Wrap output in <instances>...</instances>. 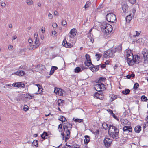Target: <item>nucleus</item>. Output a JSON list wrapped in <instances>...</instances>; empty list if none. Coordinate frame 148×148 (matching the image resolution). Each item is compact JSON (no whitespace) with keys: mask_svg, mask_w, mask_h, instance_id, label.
Listing matches in <instances>:
<instances>
[{"mask_svg":"<svg viewBox=\"0 0 148 148\" xmlns=\"http://www.w3.org/2000/svg\"><path fill=\"white\" fill-rule=\"evenodd\" d=\"M121 122L122 123H123L124 124H126L127 123H128V121L127 120H123L121 121Z\"/></svg>","mask_w":148,"mask_h":148,"instance_id":"obj_50","label":"nucleus"},{"mask_svg":"<svg viewBox=\"0 0 148 148\" xmlns=\"http://www.w3.org/2000/svg\"><path fill=\"white\" fill-rule=\"evenodd\" d=\"M111 97L112 99V100L113 101L116 99V95H112V96Z\"/></svg>","mask_w":148,"mask_h":148,"instance_id":"obj_48","label":"nucleus"},{"mask_svg":"<svg viewBox=\"0 0 148 148\" xmlns=\"http://www.w3.org/2000/svg\"><path fill=\"white\" fill-rule=\"evenodd\" d=\"M73 38V37H72L70 35L69 36H67V40L69 41H71V39Z\"/></svg>","mask_w":148,"mask_h":148,"instance_id":"obj_43","label":"nucleus"},{"mask_svg":"<svg viewBox=\"0 0 148 148\" xmlns=\"http://www.w3.org/2000/svg\"><path fill=\"white\" fill-rule=\"evenodd\" d=\"M21 97H23V98H21V100L24 102L26 101V99L27 98L32 99V96L28 94L24 95L23 96H21Z\"/></svg>","mask_w":148,"mask_h":148,"instance_id":"obj_15","label":"nucleus"},{"mask_svg":"<svg viewBox=\"0 0 148 148\" xmlns=\"http://www.w3.org/2000/svg\"><path fill=\"white\" fill-rule=\"evenodd\" d=\"M133 60L134 62V63H135L136 64H138L141 61V59L139 56L136 55L135 56Z\"/></svg>","mask_w":148,"mask_h":148,"instance_id":"obj_18","label":"nucleus"},{"mask_svg":"<svg viewBox=\"0 0 148 148\" xmlns=\"http://www.w3.org/2000/svg\"><path fill=\"white\" fill-rule=\"evenodd\" d=\"M115 52V50L109 49L106 51L104 53L103 56L104 58H112L114 56V53Z\"/></svg>","mask_w":148,"mask_h":148,"instance_id":"obj_6","label":"nucleus"},{"mask_svg":"<svg viewBox=\"0 0 148 148\" xmlns=\"http://www.w3.org/2000/svg\"><path fill=\"white\" fill-rule=\"evenodd\" d=\"M81 71V68L79 67H77L75 69V72L78 73Z\"/></svg>","mask_w":148,"mask_h":148,"instance_id":"obj_39","label":"nucleus"},{"mask_svg":"<svg viewBox=\"0 0 148 148\" xmlns=\"http://www.w3.org/2000/svg\"><path fill=\"white\" fill-rule=\"evenodd\" d=\"M13 49V47L12 45H10L8 47V49L9 50L11 51Z\"/></svg>","mask_w":148,"mask_h":148,"instance_id":"obj_47","label":"nucleus"},{"mask_svg":"<svg viewBox=\"0 0 148 148\" xmlns=\"http://www.w3.org/2000/svg\"><path fill=\"white\" fill-rule=\"evenodd\" d=\"M47 132H44L41 135L42 138L44 139L47 138Z\"/></svg>","mask_w":148,"mask_h":148,"instance_id":"obj_28","label":"nucleus"},{"mask_svg":"<svg viewBox=\"0 0 148 148\" xmlns=\"http://www.w3.org/2000/svg\"><path fill=\"white\" fill-rule=\"evenodd\" d=\"M109 61L108 60H106L105 63V64H108L109 63Z\"/></svg>","mask_w":148,"mask_h":148,"instance_id":"obj_63","label":"nucleus"},{"mask_svg":"<svg viewBox=\"0 0 148 148\" xmlns=\"http://www.w3.org/2000/svg\"><path fill=\"white\" fill-rule=\"evenodd\" d=\"M102 126L105 130H107L108 128V124L106 123H104L102 124Z\"/></svg>","mask_w":148,"mask_h":148,"instance_id":"obj_34","label":"nucleus"},{"mask_svg":"<svg viewBox=\"0 0 148 148\" xmlns=\"http://www.w3.org/2000/svg\"><path fill=\"white\" fill-rule=\"evenodd\" d=\"M123 130L124 132L127 133H129L132 131V128L131 126H125L123 127Z\"/></svg>","mask_w":148,"mask_h":148,"instance_id":"obj_17","label":"nucleus"},{"mask_svg":"<svg viewBox=\"0 0 148 148\" xmlns=\"http://www.w3.org/2000/svg\"><path fill=\"white\" fill-rule=\"evenodd\" d=\"M73 119L75 121L79 123L82 122L83 121V119H75L74 118Z\"/></svg>","mask_w":148,"mask_h":148,"instance_id":"obj_37","label":"nucleus"},{"mask_svg":"<svg viewBox=\"0 0 148 148\" xmlns=\"http://www.w3.org/2000/svg\"><path fill=\"white\" fill-rule=\"evenodd\" d=\"M64 92V90L58 88H56L54 91V92L56 93V94L60 96H62L63 92Z\"/></svg>","mask_w":148,"mask_h":148,"instance_id":"obj_12","label":"nucleus"},{"mask_svg":"<svg viewBox=\"0 0 148 148\" xmlns=\"http://www.w3.org/2000/svg\"><path fill=\"white\" fill-rule=\"evenodd\" d=\"M52 36H53V37H54L55 36H56V31H53L52 32Z\"/></svg>","mask_w":148,"mask_h":148,"instance_id":"obj_51","label":"nucleus"},{"mask_svg":"<svg viewBox=\"0 0 148 148\" xmlns=\"http://www.w3.org/2000/svg\"><path fill=\"white\" fill-rule=\"evenodd\" d=\"M52 26L53 27H56L57 26V25L56 23H54L53 25Z\"/></svg>","mask_w":148,"mask_h":148,"instance_id":"obj_56","label":"nucleus"},{"mask_svg":"<svg viewBox=\"0 0 148 148\" xmlns=\"http://www.w3.org/2000/svg\"><path fill=\"white\" fill-rule=\"evenodd\" d=\"M103 92H102L101 94L98 97H97V99H100L102 100L103 99Z\"/></svg>","mask_w":148,"mask_h":148,"instance_id":"obj_42","label":"nucleus"},{"mask_svg":"<svg viewBox=\"0 0 148 148\" xmlns=\"http://www.w3.org/2000/svg\"><path fill=\"white\" fill-rule=\"evenodd\" d=\"M38 47L36 45H32V44H29L27 46V48L30 50H33Z\"/></svg>","mask_w":148,"mask_h":148,"instance_id":"obj_19","label":"nucleus"},{"mask_svg":"<svg viewBox=\"0 0 148 148\" xmlns=\"http://www.w3.org/2000/svg\"><path fill=\"white\" fill-rule=\"evenodd\" d=\"M130 92V90L129 89H125V90L122 91V93L123 94L127 95L129 94Z\"/></svg>","mask_w":148,"mask_h":148,"instance_id":"obj_31","label":"nucleus"},{"mask_svg":"<svg viewBox=\"0 0 148 148\" xmlns=\"http://www.w3.org/2000/svg\"><path fill=\"white\" fill-rule=\"evenodd\" d=\"M26 2L28 5H31L33 3V2L32 0H26Z\"/></svg>","mask_w":148,"mask_h":148,"instance_id":"obj_35","label":"nucleus"},{"mask_svg":"<svg viewBox=\"0 0 148 148\" xmlns=\"http://www.w3.org/2000/svg\"><path fill=\"white\" fill-rule=\"evenodd\" d=\"M27 107H28V106L27 105H25L24 106V110L25 111H27L28 110Z\"/></svg>","mask_w":148,"mask_h":148,"instance_id":"obj_58","label":"nucleus"},{"mask_svg":"<svg viewBox=\"0 0 148 148\" xmlns=\"http://www.w3.org/2000/svg\"><path fill=\"white\" fill-rule=\"evenodd\" d=\"M135 76L134 74H132L131 75H128L126 76V77L128 79H130L131 77H134Z\"/></svg>","mask_w":148,"mask_h":148,"instance_id":"obj_38","label":"nucleus"},{"mask_svg":"<svg viewBox=\"0 0 148 148\" xmlns=\"http://www.w3.org/2000/svg\"><path fill=\"white\" fill-rule=\"evenodd\" d=\"M91 5V3L89 1H87L86 2V3L84 6V8L85 9H87Z\"/></svg>","mask_w":148,"mask_h":148,"instance_id":"obj_29","label":"nucleus"},{"mask_svg":"<svg viewBox=\"0 0 148 148\" xmlns=\"http://www.w3.org/2000/svg\"><path fill=\"white\" fill-rule=\"evenodd\" d=\"M58 13L57 11H55L54 12V15L56 16L58 15Z\"/></svg>","mask_w":148,"mask_h":148,"instance_id":"obj_57","label":"nucleus"},{"mask_svg":"<svg viewBox=\"0 0 148 148\" xmlns=\"http://www.w3.org/2000/svg\"><path fill=\"white\" fill-rule=\"evenodd\" d=\"M77 31L75 29L73 28L70 32V35L72 37H74L76 35Z\"/></svg>","mask_w":148,"mask_h":148,"instance_id":"obj_21","label":"nucleus"},{"mask_svg":"<svg viewBox=\"0 0 148 148\" xmlns=\"http://www.w3.org/2000/svg\"><path fill=\"white\" fill-rule=\"evenodd\" d=\"M139 85L138 83H135L134 86V88L135 89H136L139 87Z\"/></svg>","mask_w":148,"mask_h":148,"instance_id":"obj_41","label":"nucleus"},{"mask_svg":"<svg viewBox=\"0 0 148 148\" xmlns=\"http://www.w3.org/2000/svg\"><path fill=\"white\" fill-rule=\"evenodd\" d=\"M58 69V67L56 66H52V68L50 70L49 75H51L54 72V71Z\"/></svg>","mask_w":148,"mask_h":148,"instance_id":"obj_27","label":"nucleus"},{"mask_svg":"<svg viewBox=\"0 0 148 148\" xmlns=\"http://www.w3.org/2000/svg\"><path fill=\"white\" fill-rule=\"evenodd\" d=\"M107 111L111 115L113 113V111L110 109H108L107 110Z\"/></svg>","mask_w":148,"mask_h":148,"instance_id":"obj_52","label":"nucleus"},{"mask_svg":"<svg viewBox=\"0 0 148 148\" xmlns=\"http://www.w3.org/2000/svg\"><path fill=\"white\" fill-rule=\"evenodd\" d=\"M106 18L108 21L112 23H114L116 20V15L112 13L108 14L106 16Z\"/></svg>","mask_w":148,"mask_h":148,"instance_id":"obj_4","label":"nucleus"},{"mask_svg":"<svg viewBox=\"0 0 148 148\" xmlns=\"http://www.w3.org/2000/svg\"><path fill=\"white\" fill-rule=\"evenodd\" d=\"M119 129L113 125H110L109 128L108 133L109 135L114 139L118 138Z\"/></svg>","mask_w":148,"mask_h":148,"instance_id":"obj_2","label":"nucleus"},{"mask_svg":"<svg viewBox=\"0 0 148 148\" xmlns=\"http://www.w3.org/2000/svg\"><path fill=\"white\" fill-rule=\"evenodd\" d=\"M62 24L64 26H66L67 25L66 21H63L62 22Z\"/></svg>","mask_w":148,"mask_h":148,"instance_id":"obj_45","label":"nucleus"},{"mask_svg":"<svg viewBox=\"0 0 148 148\" xmlns=\"http://www.w3.org/2000/svg\"><path fill=\"white\" fill-rule=\"evenodd\" d=\"M142 53L144 59L145 63H147L148 62V50L146 49H144L142 52Z\"/></svg>","mask_w":148,"mask_h":148,"instance_id":"obj_8","label":"nucleus"},{"mask_svg":"<svg viewBox=\"0 0 148 148\" xmlns=\"http://www.w3.org/2000/svg\"><path fill=\"white\" fill-rule=\"evenodd\" d=\"M113 49V50H115V52L116 51L118 52H120L122 50L121 45H119L116 48H115L114 49Z\"/></svg>","mask_w":148,"mask_h":148,"instance_id":"obj_24","label":"nucleus"},{"mask_svg":"<svg viewBox=\"0 0 148 148\" xmlns=\"http://www.w3.org/2000/svg\"><path fill=\"white\" fill-rule=\"evenodd\" d=\"M63 129L65 133L66 134V136L65 137L64 134L63 132L61 133L62 139L64 140L65 138V141H66L69 138L70 134V130L72 127V125L68 123H64L63 126Z\"/></svg>","mask_w":148,"mask_h":148,"instance_id":"obj_1","label":"nucleus"},{"mask_svg":"<svg viewBox=\"0 0 148 148\" xmlns=\"http://www.w3.org/2000/svg\"><path fill=\"white\" fill-rule=\"evenodd\" d=\"M85 57L86 59V60L84 62L85 65L86 66H89L90 64H91L92 66L90 56L88 54H86L85 55Z\"/></svg>","mask_w":148,"mask_h":148,"instance_id":"obj_10","label":"nucleus"},{"mask_svg":"<svg viewBox=\"0 0 148 148\" xmlns=\"http://www.w3.org/2000/svg\"><path fill=\"white\" fill-rule=\"evenodd\" d=\"M38 141L36 140H34L33 142V145L36 146L37 145H38Z\"/></svg>","mask_w":148,"mask_h":148,"instance_id":"obj_44","label":"nucleus"},{"mask_svg":"<svg viewBox=\"0 0 148 148\" xmlns=\"http://www.w3.org/2000/svg\"><path fill=\"white\" fill-rule=\"evenodd\" d=\"M92 66L91 64H90V65H89V66H87L90 69V70L92 72H96L99 70V65L94 66V65L92 64Z\"/></svg>","mask_w":148,"mask_h":148,"instance_id":"obj_11","label":"nucleus"},{"mask_svg":"<svg viewBox=\"0 0 148 148\" xmlns=\"http://www.w3.org/2000/svg\"><path fill=\"white\" fill-rule=\"evenodd\" d=\"M14 74L21 76L24 75L25 73L23 71H18L14 73Z\"/></svg>","mask_w":148,"mask_h":148,"instance_id":"obj_22","label":"nucleus"},{"mask_svg":"<svg viewBox=\"0 0 148 148\" xmlns=\"http://www.w3.org/2000/svg\"><path fill=\"white\" fill-rule=\"evenodd\" d=\"M94 88L96 91H102V90L105 89V85L103 83H98L96 84L94 87Z\"/></svg>","mask_w":148,"mask_h":148,"instance_id":"obj_7","label":"nucleus"},{"mask_svg":"<svg viewBox=\"0 0 148 148\" xmlns=\"http://www.w3.org/2000/svg\"><path fill=\"white\" fill-rule=\"evenodd\" d=\"M143 39L142 38H140V39H138L137 41V42H142V40Z\"/></svg>","mask_w":148,"mask_h":148,"instance_id":"obj_60","label":"nucleus"},{"mask_svg":"<svg viewBox=\"0 0 148 148\" xmlns=\"http://www.w3.org/2000/svg\"><path fill=\"white\" fill-rule=\"evenodd\" d=\"M38 37V34H35L34 35V39L35 40V44L36 45H37L38 47L40 45V43L39 41V40Z\"/></svg>","mask_w":148,"mask_h":148,"instance_id":"obj_16","label":"nucleus"},{"mask_svg":"<svg viewBox=\"0 0 148 148\" xmlns=\"http://www.w3.org/2000/svg\"><path fill=\"white\" fill-rule=\"evenodd\" d=\"M58 119L63 122H64L66 120V118L65 117L61 116H60Z\"/></svg>","mask_w":148,"mask_h":148,"instance_id":"obj_30","label":"nucleus"},{"mask_svg":"<svg viewBox=\"0 0 148 148\" xmlns=\"http://www.w3.org/2000/svg\"><path fill=\"white\" fill-rule=\"evenodd\" d=\"M28 42H29V44H32V43L33 42V41L31 38H29V39L28 40Z\"/></svg>","mask_w":148,"mask_h":148,"instance_id":"obj_55","label":"nucleus"},{"mask_svg":"<svg viewBox=\"0 0 148 148\" xmlns=\"http://www.w3.org/2000/svg\"><path fill=\"white\" fill-rule=\"evenodd\" d=\"M1 6L2 7H5L6 4L5 3H2L1 4Z\"/></svg>","mask_w":148,"mask_h":148,"instance_id":"obj_59","label":"nucleus"},{"mask_svg":"<svg viewBox=\"0 0 148 148\" xmlns=\"http://www.w3.org/2000/svg\"><path fill=\"white\" fill-rule=\"evenodd\" d=\"M33 84L34 85H36L37 86V90H38V91H37V92L35 93V94H38L40 93L41 92L40 91H39V90L40 89H42V86H41V85L38 84H35L34 83H33Z\"/></svg>","mask_w":148,"mask_h":148,"instance_id":"obj_23","label":"nucleus"},{"mask_svg":"<svg viewBox=\"0 0 148 148\" xmlns=\"http://www.w3.org/2000/svg\"><path fill=\"white\" fill-rule=\"evenodd\" d=\"M135 32H136V34L134 35L133 36V37H134V38H135L136 37L140 35L141 33V31L138 32L137 31H136Z\"/></svg>","mask_w":148,"mask_h":148,"instance_id":"obj_36","label":"nucleus"},{"mask_svg":"<svg viewBox=\"0 0 148 148\" xmlns=\"http://www.w3.org/2000/svg\"><path fill=\"white\" fill-rule=\"evenodd\" d=\"M129 2L132 4H134L136 2V0H128Z\"/></svg>","mask_w":148,"mask_h":148,"instance_id":"obj_46","label":"nucleus"},{"mask_svg":"<svg viewBox=\"0 0 148 148\" xmlns=\"http://www.w3.org/2000/svg\"><path fill=\"white\" fill-rule=\"evenodd\" d=\"M102 92H103L102 91H99L96 92L94 95L95 97L97 98V97H98L101 94Z\"/></svg>","mask_w":148,"mask_h":148,"instance_id":"obj_32","label":"nucleus"},{"mask_svg":"<svg viewBox=\"0 0 148 148\" xmlns=\"http://www.w3.org/2000/svg\"><path fill=\"white\" fill-rule=\"evenodd\" d=\"M141 127L140 126H137L135 127L134 129L135 132L137 133H139L141 130Z\"/></svg>","mask_w":148,"mask_h":148,"instance_id":"obj_26","label":"nucleus"},{"mask_svg":"<svg viewBox=\"0 0 148 148\" xmlns=\"http://www.w3.org/2000/svg\"><path fill=\"white\" fill-rule=\"evenodd\" d=\"M84 137L85 138L84 140V144H87L90 140L89 137L88 135L85 136Z\"/></svg>","mask_w":148,"mask_h":148,"instance_id":"obj_25","label":"nucleus"},{"mask_svg":"<svg viewBox=\"0 0 148 148\" xmlns=\"http://www.w3.org/2000/svg\"><path fill=\"white\" fill-rule=\"evenodd\" d=\"M62 44L66 48H70L73 46L72 44L67 42L66 38L63 40Z\"/></svg>","mask_w":148,"mask_h":148,"instance_id":"obj_14","label":"nucleus"},{"mask_svg":"<svg viewBox=\"0 0 148 148\" xmlns=\"http://www.w3.org/2000/svg\"><path fill=\"white\" fill-rule=\"evenodd\" d=\"M12 86L14 87H17L18 88H24L25 87L24 84L22 82L13 83L12 84Z\"/></svg>","mask_w":148,"mask_h":148,"instance_id":"obj_13","label":"nucleus"},{"mask_svg":"<svg viewBox=\"0 0 148 148\" xmlns=\"http://www.w3.org/2000/svg\"><path fill=\"white\" fill-rule=\"evenodd\" d=\"M141 99L142 101H146L148 100L147 97L144 95L142 96L141 97Z\"/></svg>","mask_w":148,"mask_h":148,"instance_id":"obj_40","label":"nucleus"},{"mask_svg":"<svg viewBox=\"0 0 148 148\" xmlns=\"http://www.w3.org/2000/svg\"><path fill=\"white\" fill-rule=\"evenodd\" d=\"M111 115L115 119H117V117L115 116V114L114 113L112 114H111Z\"/></svg>","mask_w":148,"mask_h":148,"instance_id":"obj_61","label":"nucleus"},{"mask_svg":"<svg viewBox=\"0 0 148 148\" xmlns=\"http://www.w3.org/2000/svg\"><path fill=\"white\" fill-rule=\"evenodd\" d=\"M130 17L131 16L130 15H128L126 17V21H127V19H128L129 21H130L131 20V18Z\"/></svg>","mask_w":148,"mask_h":148,"instance_id":"obj_53","label":"nucleus"},{"mask_svg":"<svg viewBox=\"0 0 148 148\" xmlns=\"http://www.w3.org/2000/svg\"><path fill=\"white\" fill-rule=\"evenodd\" d=\"M48 16L49 19H52L53 18V15L51 13H49L48 14Z\"/></svg>","mask_w":148,"mask_h":148,"instance_id":"obj_49","label":"nucleus"},{"mask_svg":"<svg viewBox=\"0 0 148 148\" xmlns=\"http://www.w3.org/2000/svg\"><path fill=\"white\" fill-rule=\"evenodd\" d=\"M102 55L100 54L96 53L95 56L96 59L97 61H99L100 58L102 56Z\"/></svg>","mask_w":148,"mask_h":148,"instance_id":"obj_33","label":"nucleus"},{"mask_svg":"<svg viewBox=\"0 0 148 148\" xmlns=\"http://www.w3.org/2000/svg\"><path fill=\"white\" fill-rule=\"evenodd\" d=\"M37 5L40 7L41 6V4L40 2H38L37 3Z\"/></svg>","mask_w":148,"mask_h":148,"instance_id":"obj_64","label":"nucleus"},{"mask_svg":"<svg viewBox=\"0 0 148 148\" xmlns=\"http://www.w3.org/2000/svg\"><path fill=\"white\" fill-rule=\"evenodd\" d=\"M17 36L16 35H14L12 37V40H14L17 38Z\"/></svg>","mask_w":148,"mask_h":148,"instance_id":"obj_62","label":"nucleus"},{"mask_svg":"<svg viewBox=\"0 0 148 148\" xmlns=\"http://www.w3.org/2000/svg\"><path fill=\"white\" fill-rule=\"evenodd\" d=\"M60 129L61 130H62V126L61 124H60L58 126V129Z\"/></svg>","mask_w":148,"mask_h":148,"instance_id":"obj_54","label":"nucleus"},{"mask_svg":"<svg viewBox=\"0 0 148 148\" xmlns=\"http://www.w3.org/2000/svg\"><path fill=\"white\" fill-rule=\"evenodd\" d=\"M101 27L102 31L107 34L110 33L113 29L111 25L108 24L106 23V22H103L102 24Z\"/></svg>","mask_w":148,"mask_h":148,"instance_id":"obj_3","label":"nucleus"},{"mask_svg":"<svg viewBox=\"0 0 148 148\" xmlns=\"http://www.w3.org/2000/svg\"><path fill=\"white\" fill-rule=\"evenodd\" d=\"M112 139L108 138H106L103 140L104 144L107 148L112 143Z\"/></svg>","mask_w":148,"mask_h":148,"instance_id":"obj_9","label":"nucleus"},{"mask_svg":"<svg viewBox=\"0 0 148 148\" xmlns=\"http://www.w3.org/2000/svg\"><path fill=\"white\" fill-rule=\"evenodd\" d=\"M127 62L129 65L130 66H132L134 64L133 61L134 56L132 53H128V52H127Z\"/></svg>","mask_w":148,"mask_h":148,"instance_id":"obj_5","label":"nucleus"},{"mask_svg":"<svg viewBox=\"0 0 148 148\" xmlns=\"http://www.w3.org/2000/svg\"><path fill=\"white\" fill-rule=\"evenodd\" d=\"M122 9L123 12L126 13L128 12V7L127 3H125L122 6Z\"/></svg>","mask_w":148,"mask_h":148,"instance_id":"obj_20","label":"nucleus"}]
</instances>
